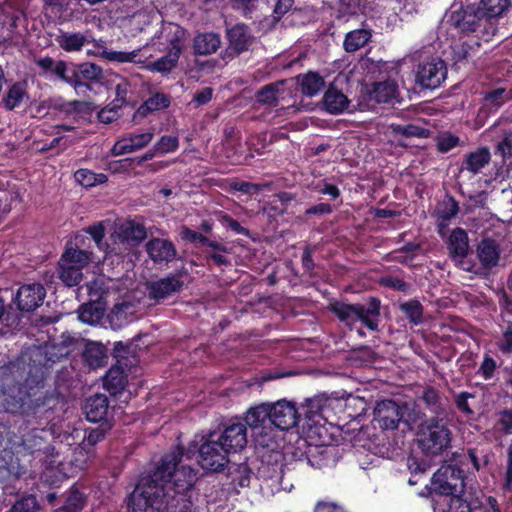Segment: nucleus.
<instances>
[{
    "mask_svg": "<svg viewBox=\"0 0 512 512\" xmlns=\"http://www.w3.org/2000/svg\"><path fill=\"white\" fill-rule=\"evenodd\" d=\"M193 440L184 454L187 459H191L197 455V462L202 469L211 472H220L229 463V452L217 440V431H211L206 435H202L200 440Z\"/></svg>",
    "mask_w": 512,
    "mask_h": 512,
    "instance_id": "nucleus-4",
    "label": "nucleus"
},
{
    "mask_svg": "<svg viewBox=\"0 0 512 512\" xmlns=\"http://www.w3.org/2000/svg\"><path fill=\"white\" fill-rule=\"evenodd\" d=\"M491 152L488 147L481 146L464 155L460 165V172L467 171L473 175L481 173L482 169L489 165Z\"/></svg>",
    "mask_w": 512,
    "mask_h": 512,
    "instance_id": "nucleus-23",
    "label": "nucleus"
},
{
    "mask_svg": "<svg viewBox=\"0 0 512 512\" xmlns=\"http://www.w3.org/2000/svg\"><path fill=\"white\" fill-rule=\"evenodd\" d=\"M447 248L449 250L450 257L465 258L469 251V238L467 232L461 227L453 229L447 241Z\"/></svg>",
    "mask_w": 512,
    "mask_h": 512,
    "instance_id": "nucleus-30",
    "label": "nucleus"
},
{
    "mask_svg": "<svg viewBox=\"0 0 512 512\" xmlns=\"http://www.w3.org/2000/svg\"><path fill=\"white\" fill-rule=\"evenodd\" d=\"M44 442V438L38 434V429H32L21 438L23 448L30 454L40 451Z\"/></svg>",
    "mask_w": 512,
    "mask_h": 512,
    "instance_id": "nucleus-53",
    "label": "nucleus"
},
{
    "mask_svg": "<svg viewBox=\"0 0 512 512\" xmlns=\"http://www.w3.org/2000/svg\"><path fill=\"white\" fill-rule=\"evenodd\" d=\"M322 104L326 112L338 115L348 108L350 100L343 91L339 89L334 82H332L324 92Z\"/></svg>",
    "mask_w": 512,
    "mask_h": 512,
    "instance_id": "nucleus-22",
    "label": "nucleus"
},
{
    "mask_svg": "<svg viewBox=\"0 0 512 512\" xmlns=\"http://www.w3.org/2000/svg\"><path fill=\"white\" fill-rule=\"evenodd\" d=\"M399 309L411 324L417 326L423 322L424 307L419 300L410 299L403 302Z\"/></svg>",
    "mask_w": 512,
    "mask_h": 512,
    "instance_id": "nucleus-42",
    "label": "nucleus"
},
{
    "mask_svg": "<svg viewBox=\"0 0 512 512\" xmlns=\"http://www.w3.org/2000/svg\"><path fill=\"white\" fill-rule=\"evenodd\" d=\"M447 76L446 63L440 58H431L418 65L416 83L425 89H435Z\"/></svg>",
    "mask_w": 512,
    "mask_h": 512,
    "instance_id": "nucleus-12",
    "label": "nucleus"
},
{
    "mask_svg": "<svg viewBox=\"0 0 512 512\" xmlns=\"http://www.w3.org/2000/svg\"><path fill=\"white\" fill-rule=\"evenodd\" d=\"M449 502L445 512H483L481 501L478 498L466 497L462 493L448 495Z\"/></svg>",
    "mask_w": 512,
    "mask_h": 512,
    "instance_id": "nucleus-29",
    "label": "nucleus"
},
{
    "mask_svg": "<svg viewBox=\"0 0 512 512\" xmlns=\"http://www.w3.org/2000/svg\"><path fill=\"white\" fill-rule=\"evenodd\" d=\"M54 73L66 83L73 85L77 93L90 88L89 84L85 81L77 80L75 67L69 68L65 61L60 60L56 63Z\"/></svg>",
    "mask_w": 512,
    "mask_h": 512,
    "instance_id": "nucleus-38",
    "label": "nucleus"
},
{
    "mask_svg": "<svg viewBox=\"0 0 512 512\" xmlns=\"http://www.w3.org/2000/svg\"><path fill=\"white\" fill-rule=\"evenodd\" d=\"M281 82L270 83L263 86L256 93V100L258 103L269 106H276L278 104V93Z\"/></svg>",
    "mask_w": 512,
    "mask_h": 512,
    "instance_id": "nucleus-49",
    "label": "nucleus"
},
{
    "mask_svg": "<svg viewBox=\"0 0 512 512\" xmlns=\"http://www.w3.org/2000/svg\"><path fill=\"white\" fill-rule=\"evenodd\" d=\"M225 38L228 44L226 52L231 57L247 52L255 41L250 27L243 22L226 26Z\"/></svg>",
    "mask_w": 512,
    "mask_h": 512,
    "instance_id": "nucleus-11",
    "label": "nucleus"
},
{
    "mask_svg": "<svg viewBox=\"0 0 512 512\" xmlns=\"http://www.w3.org/2000/svg\"><path fill=\"white\" fill-rule=\"evenodd\" d=\"M494 454L481 447L467 448L463 453L455 456L456 463L465 469L466 473L484 471L490 464Z\"/></svg>",
    "mask_w": 512,
    "mask_h": 512,
    "instance_id": "nucleus-17",
    "label": "nucleus"
},
{
    "mask_svg": "<svg viewBox=\"0 0 512 512\" xmlns=\"http://www.w3.org/2000/svg\"><path fill=\"white\" fill-rule=\"evenodd\" d=\"M459 212V203L457 200L450 195H447L445 199L439 203L437 208L438 219L447 222L454 218Z\"/></svg>",
    "mask_w": 512,
    "mask_h": 512,
    "instance_id": "nucleus-50",
    "label": "nucleus"
},
{
    "mask_svg": "<svg viewBox=\"0 0 512 512\" xmlns=\"http://www.w3.org/2000/svg\"><path fill=\"white\" fill-rule=\"evenodd\" d=\"M93 106L91 102L82 100H73L64 102L58 106V110L65 117H72L74 122H79L84 116L92 112Z\"/></svg>",
    "mask_w": 512,
    "mask_h": 512,
    "instance_id": "nucleus-34",
    "label": "nucleus"
},
{
    "mask_svg": "<svg viewBox=\"0 0 512 512\" xmlns=\"http://www.w3.org/2000/svg\"><path fill=\"white\" fill-rule=\"evenodd\" d=\"M75 181L85 188L94 187L106 183L108 177L104 173H95L90 169L81 168L74 173Z\"/></svg>",
    "mask_w": 512,
    "mask_h": 512,
    "instance_id": "nucleus-45",
    "label": "nucleus"
},
{
    "mask_svg": "<svg viewBox=\"0 0 512 512\" xmlns=\"http://www.w3.org/2000/svg\"><path fill=\"white\" fill-rule=\"evenodd\" d=\"M398 93V85L394 80L375 82L368 91V100L378 104L392 103Z\"/></svg>",
    "mask_w": 512,
    "mask_h": 512,
    "instance_id": "nucleus-26",
    "label": "nucleus"
},
{
    "mask_svg": "<svg viewBox=\"0 0 512 512\" xmlns=\"http://www.w3.org/2000/svg\"><path fill=\"white\" fill-rule=\"evenodd\" d=\"M220 46L221 36L216 32L198 33L193 39V50L195 55L206 56L214 54Z\"/></svg>",
    "mask_w": 512,
    "mask_h": 512,
    "instance_id": "nucleus-27",
    "label": "nucleus"
},
{
    "mask_svg": "<svg viewBox=\"0 0 512 512\" xmlns=\"http://www.w3.org/2000/svg\"><path fill=\"white\" fill-rule=\"evenodd\" d=\"M495 155H500L503 162L512 156V131H505L501 141L495 146Z\"/></svg>",
    "mask_w": 512,
    "mask_h": 512,
    "instance_id": "nucleus-61",
    "label": "nucleus"
},
{
    "mask_svg": "<svg viewBox=\"0 0 512 512\" xmlns=\"http://www.w3.org/2000/svg\"><path fill=\"white\" fill-rule=\"evenodd\" d=\"M119 236L123 242L137 245L147 237V231L143 224L129 220L120 226Z\"/></svg>",
    "mask_w": 512,
    "mask_h": 512,
    "instance_id": "nucleus-33",
    "label": "nucleus"
},
{
    "mask_svg": "<svg viewBox=\"0 0 512 512\" xmlns=\"http://www.w3.org/2000/svg\"><path fill=\"white\" fill-rule=\"evenodd\" d=\"M103 309L94 303L83 304L79 311V319L86 324H96L103 317Z\"/></svg>",
    "mask_w": 512,
    "mask_h": 512,
    "instance_id": "nucleus-51",
    "label": "nucleus"
},
{
    "mask_svg": "<svg viewBox=\"0 0 512 512\" xmlns=\"http://www.w3.org/2000/svg\"><path fill=\"white\" fill-rule=\"evenodd\" d=\"M38 509V501L33 495L21 498L12 506V512H37Z\"/></svg>",
    "mask_w": 512,
    "mask_h": 512,
    "instance_id": "nucleus-63",
    "label": "nucleus"
},
{
    "mask_svg": "<svg viewBox=\"0 0 512 512\" xmlns=\"http://www.w3.org/2000/svg\"><path fill=\"white\" fill-rule=\"evenodd\" d=\"M270 424L281 431L301 426V413L296 404L286 399L269 402Z\"/></svg>",
    "mask_w": 512,
    "mask_h": 512,
    "instance_id": "nucleus-9",
    "label": "nucleus"
},
{
    "mask_svg": "<svg viewBox=\"0 0 512 512\" xmlns=\"http://www.w3.org/2000/svg\"><path fill=\"white\" fill-rule=\"evenodd\" d=\"M333 212V207L329 203H318L311 207L305 208L302 214L297 215V223H308L312 217L320 218Z\"/></svg>",
    "mask_w": 512,
    "mask_h": 512,
    "instance_id": "nucleus-47",
    "label": "nucleus"
},
{
    "mask_svg": "<svg viewBox=\"0 0 512 512\" xmlns=\"http://www.w3.org/2000/svg\"><path fill=\"white\" fill-rule=\"evenodd\" d=\"M183 280L178 275H169L148 285L149 297L157 302L182 291Z\"/></svg>",
    "mask_w": 512,
    "mask_h": 512,
    "instance_id": "nucleus-19",
    "label": "nucleus"
},
{
    "mask_svg": "<svg viewBox=\"0 0 512 512\" xmlns=\"http://www.w3.org/2000/svg\"><path fill=\"white\" fill-rule=\"evenodd\" d=\"M82 270L78 266L59 261V278L67 287H74L80 284L83 278Z\"/></svg>",
    "mask_w": 512,
    "mask_h": 512,
    "instance_id": "nucleus-44",
    "label": "nucleus"
},
{
    "mask_svg": "<svg viewBox=\"0 0 512 512\" xmlns=\"http://www.w3.org/2000/svg\"><path fill=\"white\" fill-rule=\"evenodd\" d=\"M110 428L111 425L109 424V422H102L99 423V426L96 428L86 429L83 444L88 446H95L97 443L104 439L107 431Z\"/></svg>",
    "mask_w": 512,
    "mask_h": 512,
    "instance_id": "nucleus-52",
    "label": "nucleus"
},
{
    "mask_svg": "<svg viewBox=\"0 0 512 512\" xmlns=\"http://www.w3.org/2000/svg\"><path fill=\"white\" fill-rule=\"evenodd\" d=\"M25 95V83L15 82L3 97L4 107L9 111L14 110L21 104Z\"/></svg>",
    "mask_w": 512,
    "mask_h": 512,
    "instance_id": "nucleus-46",
    "label": "nucleus"
},
{
    "mask_svg": "<svg viewBox=\"0 0 512 512\" xmlns=\"http://www.w3.org/2000/svg\"><path fill=\"white\" fill-rule=\"evenodd\" d=\"M402 417L401 407L391 399L377 402L373 411V422L383 430L397 429Z\"/></svg>",
    "mask_w": 512,
    "mask_h": 512,
    "instance_id": "nucleus-15",
    "label": "nucleus"
},
{
    "mask_svg": "<svg viewBox=\"0 0 512 512\" xmlns=\"http://www.w3.org/2000/svg\"><path fill=\"white\" fill-rule=\"evenodd\" d=\"M86 504V495L76 485H73L67 490L64 502L59 507V510L61 512H80Z\"/></svg>",
    "mask_w": 512,
    "mask_h": 512,
    "instance_id": "nucleus-39",
    "label": "nucleus"
},
{
    "mask_svg": "<svg viewBox=\"0 0 512 512\" xmlns=\"http://www.w3.org/2000/svg\"><path fill=\"white\" fill-rule=\"evenodd\" d=\"M501 249L496 240L483 238L477 246V257L483 269L491 270L499 263Z\"/></svg>",
    "mask_w": 512,
    "mask_h": 512,
    "instance_id": "nucleus-24",
    "label": "nucleus"
},
{
    "mask_svg": "<svg viewBox=\"0 0 512 512\" xmlns=\"http://www.w3.org/2000/svg\"><path fill=\"white\" fill-rule=\"evenodd\" d=\"M83 362L90 369L103 367L108 362V349L100 342L87 341L81 353Z\"/></svg>",
    "mask_w": 512,
    "mask_h": 512,
    "instance_id": "nucleus-25",
    "label": "nucleus"
},
{
    "mask_svg": "<svg viewBox=\"0 0 512 512\" xmlns=\"http://www.w3.org/2000/svg\"><path fill=\"white\" fill-rule=\"evenodd\" d=\"M75 71L77 73V80L83 81L86 80H98L102 75V69L98 65L94 63H83L77 67H75Z\"/></svg>",
    "mask_w": 512,
    "mask_h": 512,
    "instance_id": "nucleus-56",
    "label": "nucleus"
},
{
    "mask_svg": "<svg viewBox=\"0 0 512 512\" xmlns=\"http://www.w3.org/2000/svg\"><path fill=\"white\" fill-rule=\"evenodd\" d=\"M146 252L154 264L158 266L168 265L177 256L174 243L164 238H151L146 243Z\"/></svg>",
    "mask_w": 512,
    "mask_h": 512,
    "instance_id": "nucleus-18",
    "label": "nucleus"
},
{
    "mask_svg": "<svg viewBox=\"0 0 512 512\" xmlns=\"http://www.w3.org/2000/svg\"><path fill=\"white\" fill-rule=\"evenodd\" d=\"M297 80L302 93L308 97L317 95L325 87V80L318 72L309 71L300 74L297 76Z\"/></svg>",
    "mask_w": 512,
    "mask_h": 512,
    "instance_id": "nucleus-35",
    "label": "nucleus"
},
{
    "mask_svg": "<svg viewBox=\"0 0 512 512\" xmlns=\"http://www.w3.org/2000/svg\"><path fill=\"white\" fill-rule=\"evenodd\" d=\"M460 143V138L452 133H444L437 138L436 148L440 153H447Z\"/></svg>",
    "mask_w": 512,
    "mask_h": 512,
    "instance_id": "nucleus-62",
    "label": "nucleus"
},
{
    "mask_svg": "<svg viewBox=\"0 0 512 512\" xmlns=\"http://www.w3.org/2000/svg\"><path fill=\"white\" fill-rule=\"evenodd\" d=\"M497 368L496 360L489 353H485L477 370V375L481 376L485 381H489L495 376Z\"/></svg>",
    "mask_w": 512,
    "mask_h": 512,
    "instance_id": "nucleus-58",
    "label": "nucleus"
},
{
    "mask_svg": "<svg viewBox=\"0 0 512 512\" xmlns=\"http://www.w3.org/2000/svg\"><path fill=\"white\" fill-rule=\"evenodd\" d=\"M465 479V469L456 463V459L453 458L451 464L442 465L433 474L430 486L426 485L425 489L428 491V494L435 493L444 496L453 493H463Z\"/></svg>",
    "mask_w": 512,
    "mask_h": 512,
    "instance_id": "nucleus-8",
    "label": "nucleus"
},
{
    "mask_svg": "<svg viewBox=\"0 0 512 512\" xmlns=\"http://www.w3.org/2000/svg\"><path fill=\"white\" fill-rule=\"evenodd\" d=\"M86 419L92 423L108 422L109 400L104 394H95L87 398L84 405Z\"/></svg>",
    "mask_w": 512,
    "mask_h": 512,
    "instance_id": "nucleus-20",
    "label": "nucleus"
},
{
    "mask_svg": "<svg viewBox=\"0 0 512 512\" xmlns=\"http://www.w3.org/2000/svg\"><path fill=\"white\" fill-rule=\"evenodd\" d=\"M406 464L410 472V477L408 479V484L410 486L418 484V482L427 475L431 466L430 461L422 456L419 457L414 454L408 456Z\"/></svg>",
    "mask_w": 512,
    "mask_h": 512,
    "instance_id": "nucleus-36",
    "label": "nucleus"
},
{
    "mask_svg": "<svg viewBox=\"0 0 512 512\" xmlns=\"http://www.w3.org/2000/svg\"><path fill=\"white\" fill-rule=\"evenodd\" d=\"M452 432L447 420L439 416L421 422L417 431V445L423 455L438 456L450 447Z\"/></svg>",
    "mask_w": 512,
    "mask_h": 512,
    "instance_id": "nucleus-6",
    "label": "nucleus"
},
{
    "mask_svg": "<svg viewBox=\"0 0 512 512\" xmlns=\"http://www.w3.org/2000/svg\"><path fill=\"white\" fill-rule=\"evenodd\" d=\"M471 49L472 46L468 43L452 46V60L454 65L466 64L470 58Z\"/></svg>",
    "mask_w": 512,
    "mask_h": 512,
    "instance_id": "nucleus-64",
    "label": "nucleus"
},
{
    "mask_svg": "<svg viewBox=\"0 0 512 512\" xmlns=\"http://www.w3.org/2000/svg\"><path fill=\"white\" fill-rule=\"evenodd\" d=\"M46 289L40 283L24 284L19 287L14 302L21 312H33L45 299Z\"/></svg>",
    "mask_w": 512,
    "mask_h": 512,
    "instance_id": "nucleus-14",
    "label": "nucleus"
},
{
    "mask_svg": "<svg viewBox=\"0 0 512 512\" xmlns=\"http://www.w3.org/2000/svg\"><path fill=\"white\" fill-rule=\"evenodd\" d=\"M482 23L481 13L472 5L460 6L455 10L451 8L444 14L438 26V34L447 39L460 40L478 31Z\"/></svg>",
    "mask_w": 512,
    "mask_h": 512,
    "instance_id": "nucleus-5",
    "label": "nucleus"
},
{
    "mask_svg": "<svg viewBox=\"0 0 512 512\" xmlns=\"http://www.w3.org/2000/svg\"><path fill=\"white\" fill-rule=\"evenodd\" d=\"M87 236L83 234H76L73 240L66 243L65 251L61 255L60 260L69 265L78 266L79 268L86 267L91 261L92 252L86 249Z\"/></svg>",
    "mask_w": 512,
    "mask_h": 512,
    "instance_id": "nucleus-16",
    "label": "nucleus"
},
{
    "mask_svg": "<svg viewBox=\"0 0 512 512\" xmlns=\"http://www.w3.org/2000/svg\"><path fill=\"white\" fill-rule=\"evenodd\" d=\"M509 6L510 0H481L480 5L476 9L481 13L483 21H487V18H495L502 15Z\"/></svg>",
    "mask_w": 512,
    "mask_h": 512,
    "instance_id": "nucleus-40",
    "label": "nucleus"
},
{
    "mask_svg": "<svg viewBox=\"0 0 512 512\" xmlns=\"http://www.w3.org/2000/svg\"><path fill=\"white\" fill-rule=\"evenodd\" d=\"M51 358H45L42 364H36V360L28 364L27 375L17 388V403L19 409L27 417L34 419L39 425L48 424L54 420L55 410L61 401V395L55 390L46 389L49 362Z\"/></svg>",
    "mask_w": 512,
    "mask_h": 512,
    "instance_id": "nucleus-2",
    "label": "nucleus"
},
{
    "mask_svg": "<svg viewBox=\"0 0 512 512\" xmlns=\"http://www.w3.org/2000/svg\"><path fill=\"white\" fill-rule=\"evenodd\" d=\"M232 475V481L241 488L249 487L252 470L247 463H240L236 465L234 471L230 472Z\"/></svg>",
    "mask_w": 512,
    "mask_h": 512,
    "instance_id": "nucleus-55",
    "label": "nucleus"
},
{
    "mask_svg": "<svg viewBox=\"0 0 512 512\" xmlns=\"http://www.w3.org/2000/svg\"><path fill=\"white\" fill-rule=\"evenodd\" d=\"M329 398L325 395H317L306 399V403L299 409L301 413V426L303 429H311L326 421L325 411L328 409Z\"/></svg>",
    "mask_w": 512,
    "mask_h": 512,
    "instance_id": "nucleus-13",
    "label": "nucleus"
},
{
    "mask_svg": "<svg viewBox=\"0 0 512 512\" xmlns=\"http://www.w3.org/2000/svg\"><path fill=\"white\" fill-rule=\"evenodd\" d=\"M128 363H122V359H118L104 376L103 386L112 395L121 393L128 381L126 368Z\"/></svg>",
    "mask_w": 512,
    "mask_h": 512,
    "instance_id": "nucleus-21",
    "label": "nucleus"
},
{
    "mask_svg": "<svg viewBox=\"0 0 512 512\" xmlns=\"http://www.w3.org/2000/svg\"><path fill=\"white\" fill-rule=\"evenodd\" d=\"M56 40L59 46L66 52L81 51L87 43L85 35L80 32L63 33Z\"/></svg>",
    "mask_w": 512,
    "mask_h": 512,
    "instance_id": "nucleus-43",
    "label": "nucleus"
},
{
    "mask_svg": "<svg viewBox=\"0 0 512 512\" xmlns=\"http://www.w3.org/2000/svg\"><path fill=\"white\" fill-rule=\"evenodd\" d=\"M222 430L217 431V440L229 453H237L247 445V427L239 419L222 423Z\"/></svg>",
    "mask_w": 512,
    "mask_h": 512,
    "instance_id": "nucleus-10",
    "label": "nucleus"
},
{
    "mask_svg": "<svg viewBox=\"0 0 512 512\" xmlns=\"http://www.w3.org/2000/svg\"><path fill=\"white\" fill-rule=\"evenodd\" d=\"M391 128L393 133L396 135H401L407 138H428L431 134L429 129L411 123L406 125L392 124Z\"/></svg>",
    "mask_w": 512,
    "mask_h": 512,
    "instance_id": "nucleus-48",
    "label": "nucleus"
},
{
    "mask_svg": "<svg viewBox=\"0 0 512 512\" xmlns=\"http://www.w3.org/2000/svg\"><path fill=\"white\" fill-rule=\"evenodd\" d=\"M372 37L370 29H355L345 35L343 48L348 53H354L364 47Z\"/></svg>",
    "mask_w": 512,
    "mask_h": 512,
    "instance_id": "nucleus-37",
    "label": "nucleus"
},
{
    "mask_svg": "<svg viewBox=\"0 0 512 512\" xmlns=\"http://www.w3.org/2000/svg\"><path fill=\"white\" fill-rule=\"evenodd\" d=\"M275 200L279 203L280 206L285 208L287 213L295 214L298 211V206L302 205L296 194L287 191H281L273 195Z\"/></svg>",
    "mask_w": 512,
    "mask_h": 512,
    "instance_id": "nucleus-54",
    "label": "nucleus"
},
{
    "mask_svg": "<svg viewBox=\"0 0 512 512\" xmlns=\"http://www.w3.org/2000/svg\"><path fill=\"white\" fill-rule=\"evenodd\" d=\"M328 310L341 323L350 328L356 322H360L370 331L376 332L379 330L381 300L378 297H369L366 304L334 300L328 304Z\"/></svg>",
    "mask_w": 512,
    "mask_h": 512,
    "instance_id": "nucleus-3",
    "label": "nucleus"
},
{
    "mask_svg": "<svg viewBox=\"0 0 512 512\" xmlns=\"http://www.w3.org/2000/svg\"><path fill=\"white\" fill-rule=\"evenodd\" d=\"M179 147V140L176 136L164 135L153 146V151L160 154L174 152Z\"/></svg>",
    "mask_w": 512,
    "mask_h": 512,
    "instance_id": "nucleus-60",
    "label": "nucleus"
},
{
    "mask_svg": "<svg viewBox=\"0 0 512 512\" xmlns=\"http://www.w3.org/2000/svg\"><path fill=\"white\" fill-rule=\"evenodd\" d=\"M153 133L144 132L140 134H131L128 139L118 141L113 147V153L116 155L131 153L142 149L150 143Z\"/></svg>",
    "mask_w": 512,
    "mask_h": 512,
    "instance_id": "nucleus-31",
    "label": "nucleus"
},
{
    "mask_svg": "<svg viewBox=\"0 0 512 512\" xmlns=\"http://www.w3.org/2000/svg\"><path fill=\"white\" fill-rule=\"evenodd\" d=\"M170 103L171 98L169 95L157 92L140 105L134 113L133 121L137 122L153 112L164 110L170 106Z\"/></svg>",
    "mask_w": 512,
    "mask_h": 512,
    "instance_id": "nucleus-28",
    "label": "nucleus"
},
{
    "mask_svg": "<svg viewBox=\"0 0 512 512\" xmlns=\"http://www.w3.org/2000/svg\"><path fill=\"white\" fill-rule=\"evenodd\" d=\"M421 399L425 403L426 407L435 414V416L440 417V415L444 414V403L439 390L435 387L427 386L424 388Z\"/></svg>",
    "mask_w": 512,
    "mask_h": 512,
    "instance_id": "nucleus-41",
    "label": "nucleus"
},
{
    "mask_svg": "<svg viewBox=\"0 0 512 512\" xmlns=\"http://www.w3.org/2000/svg\"><path fill=\"white\" fill-rule=\"evenodd\" d=\"M379 285L405 294L409 293L412 289V284L391 275L382 276L379 279Z\"/></svg>",
    "mask_w": 512,
    "mask_h": 512,
    "instance_id": "nucleus-57",
    "label": "nucleus"
},
{
    "mask_svg": "<svg viewBox=\"0 0 512 512\" xmlns=\"http://www.w3.org/2000/svg\"><path fill=\"white\" fill-rule=\"evenodd\" d=\"M186 30L180 25H173L167 38L165 54L154 60L147 61L144 68L152 73L169 75L178 65L185 47Z\"/></svg>",
    "mask_w": 512,
    "mask_h": 512,
    "instance_id": "nucleus-7",
    "label": "nucleus"
},
{
    "mask_svg": "<svg viewBox=\"0 0 512 512\" xmlns=\"http://www.w3.org/2000/svg\"><path fill=\"white\" fill-rule=\"evenodd\" d=\"M495 428L506 435L512 434V409L504 408L496 413Z\"/></svg>",
    "mask_w": 512,
    "mask_h": 512,
    "instance_id": "nucleus-59",
    "label": "nucleus"
},
{
    "mask_svg": "<svg viewBox=\"0 0 512 512\" xmlns=\"http://www.w3.org/2000/svg\"><path fill=\"white\" fill-rule=\"evenodd\" d=\"M184 456V447L178 444L142 475L128 496L127 511L192 512L197 470L181 465Z\"/></svg>",
    "mask_w": 512,
    "mask_h": 512,
    "instance_id": "nucleus-1",
    "label": "nucleus"
},
{
    "mask_svg": "<svg viewBox=\"0 0 512 512\" xmlns=\"http://www.w3.org/2000/svg\"><path fill=\"white\" fill-rule=\"evenodd\" d=\"M270 412L269 402H263L255 406L250 407L244 418V424L253 429L265 427L267 422L270 423Z\"/></svg>",
    "mask_w": 512,
    "mask_h": 512,
    "instance_id": "nucleus-32",
    "label": "nucleus"
}]
</instances>
